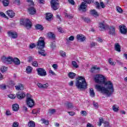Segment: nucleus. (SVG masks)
Instances as JSON below:
<instances>
[{
    "label": "nucleus",
    "instance_id": "f257e3e1",
    "mask_svg": "<svg viewBox=\"0 0 127 127\" xmlns=\"http://www.w3.org/2000/svg\"><path fill=\"white\" fill-rule=\"evenodd\" d=\"M94 79L95 83L104 85V86H102L100 84H96L95 85L96 90L106 95L107 97H110L115 91L113 82L111 81H106L107 77L102 74H97L94 75Z\"/></svg>",
    "mask_w": 127,
    "mask_h": 127
},
{
    "label": "nucleus",
    "instance_id": "f03ea898",
    "mask_svg": "<svg viewBox=\"0 0 127 127\" xmlns=\"http://www.w3.org/2000/svg\"><path fill=\"white\" fill-rule=\"evenodd\" d=\"M44 40H45V38L43 37H41L38 40L37 43V48L39 49L38 52L40 55H42V56H46V53H45V51H44L43 48H44V46H45V43L44 42Z\"/></svg>",
    "mask_w": 127,
    "mask_h": 127
},
{
    "label": "nucleus",
    "instance_id": "7ed1b4c3",
    "mask_svg": "<svg viewBox=\"0 0 127 127\" xmlns=\"http://www.w3.org/2000/svg\"><path fill=\"white\" fill-rule=\"evenodd\" d=\"M75 86L78 89H86L87 82L85 77L83 76H78L75 82Z\"/></svg>",
    "mask_w": 127,
    "mask_h": 127
},
{
    "label": "nucleus",
    "instance_id": "20e7f679",
    "mask_svg": "<svg viewBox=\"0 0 127 127\" xmlns=\"http://www.w3.org/2000/svg\"><path fill=\"white\" fill-rule=\"evenodd\" d=\"M26 103L27 106H28L29 108H33V107H34L35 102H34L33 98H32V95L29 94H27Z\"/></svg>",
    "mask_w": 127,
    "mask_h": 127
},
{
    "label": "nucleus",
    "instance_id": "39448f33",
    "mask_svg": "<svg viewBox=\"0 0 127 127\" xmlns=\"http://www.w3.org/2000/svg\"><path fill=\"white\" fill-rule=\"evenodd\" d=\"M20 23L23 25H25L26 28L27 29H29V28H31L32 26V23L31 21L28 19H22L20 20Z\"/></svg>",
    "mask_w": 127,
    "mask_h": 127
},
{
    "label": "nucleus",
    "instance_id": "423d86ee",
    "mask_svg": "<svg viewBox=\"0 0 127 127\" xmlns=\"http://www.w3.org/2000/svg\"><path fill=\"white\" fill-rule=\"evenodd\" d=\"M51 6L54 10H57L59 8V1L58 0H51Z\"/></svg>",
    "mask_w": 127,
    "mask_h": 127
},
{
    "label": "nucleus",
    "instance_id": "0eeeda50",
    "mask_svg": "<svg viewBox=\"0 0 127 127\" xmlns=\"http://www.w3.org/2000/svg\"><path fill=\"white\" fill-rule=\"evenodd\" d=\"M1 61L5 64H11L13 61V58L11 57L6 58L5 56H3L1 58Z\"/></svg>",
    "mask_w": 127,
    "mask_h": 127
},
{
    "label": "nucleus",
    "instance_id": "6e6552de",
    "mask_svg": "<svg viewBox=\"0 0 127 127\" xmlns=\"http://www.w3.org/2000/svg\"><path fill=\"white\" fill-rule=\"evenodd\" d=\"M37 72L39 76L41 77H45L47 73H46V70L43 68H39L37 69Z\"/></svg>",
    "mask_w": 127,
    "mask_h": 127
},
{
    "label": "nucleus",
    "instance_id": "1a4fd4ad",
    "mask_svg": "<svg viewBox=\"0 0 127 127\" xmlns=\"http://www.w3.org/2000/svg\"><path fill=\"white\" fill-rule=\"evenodd\" d=\"M86 8H87V4L85 2H82L78 6V10L81 11H86Z\"/></svg>",
    "mask_w": 127,
    "mask_h": 127
},
{
    "label": "nucleus",
    "instance_id": "9d476101",
    "mask_svg": "<svg viewBox=\"0 0 127 127\" xmlns=\"http://www.w3.org/2000/svg\"><path fill=\"white\" fill-rule=\"evenodd\" d=\"M8 36L11 38H17V33L16 32L10 31L7 32Z\"/></svg>",
    "mask_w": 127,
    "mask_h": 127
},
{
    "label": "nucleus",
    "instance_id": "9b49d317",
    "mask_svg": "<svg viewBox=\"0 0 127 127\" xmlns=\"http://www.w3.org/2000/svg\"><path fill=\"white\" fill-rule=\"evenodd\" d=\"M37 85L40 89H47V88L49 87V84H48V83L43 84L41 83L38 82Z\"/></svg>",
    "mask_w": 127,
    "mask_h": 127
},
{
    "label": "nucleus",
    "instance_id": "f8f14e48",
    "mask_svg": "<svg viewBox=\"0 0 127 127\" xmlns=\"http://www.w3.org/2000/svg\"><path fill=\"white\" fill-rule=\"evenodd\" d=\"M120 30L121 33L122 34H127V27L124 25L120 26Z\"/></svg>",
    "mask_w": 127,
    "mask_h": 127
},
{
    "label": "nucleus",
    "instance_id": "ddd939ff",
    "mask_svg": "<svg viewBox=\"0 0 127 127\" xmlns=\"http://www.w3.org/2000/svg\"><path fill=\"white\" fill-rule=\"evenodd\" d=\"M76 38L78 41H80L81 42H83V41L86 40V37L82 34L77 35Z\"/></svg>",
    "mask_w": 127,
    "mask_h": 127
},
{
    "label": "nucleus",
    "instance_id": "4468645a",
    "mask_svg": "<svg viewBox=\"0 0 127 127\" xmlns=\"http://www.w3.org/2000/svg\"><path fill=\"white\" fill-rule=\"evenodd\" d=\"M16 96L18 99L21 100V99L25 98V93L20 91L16 94Z\"/></svg>",
    "mask_w": 127,
    "mask_h": 127
},
{
    "label": "nucleus",
    "instance_id": "2eb2a0df",
    "mask_svg": "<svg viewBox=\"0 0 127 127\" xmlns=\"http://www.w3.org/2000/svg\"><path fill=\"white\" fill-rule=\"evenodd\" d=\"M6 13L7 14L8 17H10L11 18H12V17H14V15H15V13H14V12L11 10H8L6 11Z\"/></svg>",
    "mask_w": 127,
    "mask_h": 127
},
{
    "label": "nucleus",
    "instance_id": "dca6fc26",
    "mask_svg": "<svg viewBox=\"0 0 127 127\" xmlns=\"http://www.w3.org/2000/svg\"><path fill=\"white\" fill-rule=\"evenodd\" d=\"M90 14L91 15L94 16V17H98L100 15V13L96 11L95 9H92L90 10Z\"/></svg>",
    "mask_w": 127,
    "mask_h": 127
},
{
    "label": "nucleus",
    "instance_id": "f3484780",
    "mask_svg": "<svg viewBox=\"0 0 127 127\" xmlns=\"http://www.w3.org/2000/svg\"><path fill=\"white\" fill-rule=\"evenodd\" d=\"M99 27L100 30H104L106 28V23L105 22H102L99 23Z\"/></svg>",
    "mask_w": 127,
    "mask_h": 127
},
{
    "label": "nucleus",
    "instance_id": "a211bd4d",
    "mask_svg": "<svg viewBox=\"0 0 127 127\" xmlns=\"http://www.w3.org/2000/svg\"><path fill=\"white\" fill-rule=\"evenodd\" d=\"M12 110L14 112H17L18 111V110H19V106L17 104H14L12 105Z\"/></svg>",
    "mask_w": 127,
    "mask_h": 127
},
{
    "label": "nucleus",
    "instance_id": "6ab92c4d",
    "mask_svg": "<svg viewBox=\"0 0 127 127\" xmlns=\"http://www.w3.org/2000/svg\"><path fill=\"white\" fill-rule=\"evenodd\" d=\"M53 16V15L51 13H47L46 15V19L48 21H50L51 19H52V17Z\"/></svg>",
    "mask_w": 127,
    "mask_h": 127
},
{
    "label": "nucleus",
    "instance_id": "aec40b11",
    "mask_svg": "<svg viewBox=\"0 0 127 127\" xmlns=\"http://www.w3.org/2000/svg\"><path fill=\"white\" fill-rule=\"evenodd\" d=\"M114 46L115 50H116V51L121 52V45H120V44L116 43L115 44Z\"/></svg>",
    "mask_w": 127,
    "mask_h": 127
},
{
    "label": "nucleus",
    "instance_id": "412c9836",
    "mask_svg": "<svg viewBox=\"0 0 127 127\" xmlns=\"http://www.w3.org/2000/svg\"><path fill=\"white\" fill-rule=\"evenodd\" d=\"M15 87L16 90H17V91H22V90L24 89V86L21 84H19V85L15 86Z\"/></svg>",
    "mask_w": 127,
    "mask_h": 127
},
{
    "label": "nucleus",
    "instance_id": "4be33fe9",
    "mask_svg": "<svg viewBox=\"0 0 127 127\" xmlns=\"http://www.w3.org/2000/svg\"><path fill=\"white\" fill-rule=\"evenodd\" d=\"M29 12L30 14H35L36 13V9H35L33 7H31L28 9Z\"/></svg>",
    "mask_w": 127,
    "mask_h": 127
},
{
    "label": "nucleus",
    "instance_id": "5701e85b",
    "mask_svg": "<svg viewBox=\"0 0 127 127\" xmlns=\"http://www.w3.org/2000/svg\"><path fill=\"white\" fill-rule=\"evenodd\" d=\"M109 34H111L112 35H114V34H115V33H116V30L115 29V27H114L113 26L109 28Z\"/></svg>",
    "mask_w": 127,
    "mask_h": 127
},
{
    "label": "nucleus",
    "instance_id": "b1692460",
    "mask_svg": "<svg viewBox=\"0 0 127 127\" xmlns=\"http://www.w3.org/2000/svg\"><path fill=\"white\" fill-rule=\"evenodd\" d=\"M13 62L15 64V65H20V61L17 58H14L13 59Z\"/></svg>",
    "mask_w": 127,
    "mask_h": 127
},
{
    "label": "nucleus",
    "instance_id": "393cba45",
    "mask_svg": "<svg viewBox=\"0 0 127 127\" xmlns=\"http://www.w3.org/2000/svg\"><path fill=\"white\" fill-rule=\"evenodd\" d=\"M89 95L91 98H94L96 94L95 93V91H94V89L90 88L89 90Z\"/></svg>",
    "mask_w": 127,
    "mask_h": 127
},
{
    "label": "nucleus",
    "instance_id": "a878e982",
    "mask_svg": "<svg viewBox=\"0 0 127 127\" xmlns=\"http://www.w3.org/2000/svg\"><path fill=\"white\" fill-rule=\"evenodd\" d=\"M32 67L30 66H28L26 67V73L27 74H31V72H32Z\"/></svg>",
    "mask_w": 127,
    "mask_h": 127
},
{
    "label": "nucleus",
    "instance_id": "bb28decb",
    "mask_svg": "<svg viewBox=\"0 0 127 127\" xmlns=\"http://www.w3.org/2000/svg\"><path fill=\"white\" fill-rule=\"evenodd\" d=\"M28 127H35V122L33 121H30L28 123Z\"/></svg>",
    "mask_w": 127,
    "mask_h": 127
},
{
    "label": "nucleus",
    "instance_id": "cd10ccee",
    "mask_svg": "<svg viewBox=\"0 0 127 127\" xmlns=\"http://www.w3.org/2000/svg\"><path fill=\"white\" fill-rule=\"evenodd\" d=\"M48 37L51 39H54L55 38V35L52 32H49L48 33Z\"/></svg>",
    "mask_w": 127,
    "mask_h": 127
},
{
    "label": "nucleus",
    "instance_id": "c85d7f7f",
    "mask_svg": "<svg viewBox=\"0 0 127 127\" xmlns=\"http://www.w3.org/2000/svg\"><path fill=\"white\" fill-rule=\"evenodd\" d=\"M42 121V124H44L45 126H48L49 125V121L46 120L45 119H42L41 120Z\"/></svg>",
    "mask_w": 127,
    "mask_h": 127
},
{
    "label": "nucleus",
    "instance_id": "c756f323",
    "mask_svg": "<svg viewBox=\"0 0 127 127\" xmlns=\"http://www.w3.org/2000/svg\"><path fill=\"white\" fill-rule=\"evenodd\" d=\"M68 76L70 79H74V77L76 76V73L70 72L68 74Z\"/></svg>",
    "mask_w": 127,
    "mask_h": 127
},
{
    "label": "nucleus",
    "instance_id": "7c9ffc66",
    "mask_svg": "<svg viewBox=\"0 0 127 127\" xmlns=\"http://www.w3.org/2000/svg\"><path fill=\"white\" fill-rule=\"evenodd\" d=\"M7 70V67L5 66H1L0 71L2 73H4L5 72H6Z\"/></svg>",
    "mask_w": 127,
    "mask_h": 127
},
{
    "label": "nucleus",
    "instance_id": "2f4dec72",
    "mask_svg": "<svg viewBox=\"0 0 127 127\" xmlns=\"http://www.w3.org/2000/svg\"><path fill=\"white\" fill-rule=\"evenodd\" d=\"M119 108V106H117V104H115L112 107V110H113L114 112H118Z\"/></svg>",
    "mask_w": 127,
    "mask_h": 127
},
{
    "label": "nucleus",
    "instance_id": "473e14b6",
    "mask_svg": "<svg viewBox=\"0 0 127 127\" xmlns=\"http://www.w3.org/2000/svg\"><path fill=\"white\" fill-rule=\"evenodd\" d=\"M71 65L74 67V68H79V65L75 61H72Z\"/></svg>",
    "mask_w": 127,
    "mask_h": 127
},
{
    "label": "nucleus",
    "instance_id": "72a5a7b5",
    "mask_svg": "<svg viewBox=\"0 0 127 127\" xmlns=\"http://www.w3.org/2000/svg\"><path fill=\"white\" fill-rule=\"evenodd\" d=\"M40 112V109H34L32 111V113L33 114V115H37V114H39Z\"/></svg>",
    "mask_w": 127,
    "mask_h": 127
},
{
    "label": "nucleus",
    "instance_id": "f704fd0d",
    "mask_svg": "<svg viewBox=\"0 0 127 127\" xmlns=\"http://www.w3.org/2000/svg\"><path fill=\"white\" fill-rule=\"evenodd\" d=\"M108 62L110 65H112L113 66H115V65H116V62L113 61V59L112 58L109 59Z\"/></svg>",
    "mask_w": 127,
    "mask_h": 127
},
{
    "label": "nucleus",
    "instance_id": "c9c22d12",
    "mask_svg": "<svg viewBox=\"0 0 127 127\" xmlns=\"http://www.w3.org/2000/svg\"><path fill=\"white\" fill-rule=\"evenodd\" d=\"M59 53L62 57H64V58L66 57V52L61 50V51H60Z\"/></svg>",
    "mask_w": 127,
    "mask_h": 127
},
{
    "label": "nucleus",
    "instance_id": "e433bc0d",
    "mask_svg": "<svg viewBox=\"0 0 127 127\" xmlns=\"http://www.w3.org/2000/svg\"><path fill=\"white\" fill-rule=\"evenodd\" d=\"M36 29H39V30H43V27L41 25L37 24L35 26Z\"/></svg>",
    "mask_w": 127,
    "mask_h": 127
},
{
    "label": "nucleus",
    "instance_id": "4c0bfd02",
    "mask_svg": "<svg viewBox=\"0 0 127 127\" xmlns=\"http://www.w3.org/2000/svg\"><path fill=\"white\" fill-rule=\"evenodd\" d=\"M105 122V120H104V119L102 118H100L98 126H99V127H101V126H102V124H104Z\"/></svg>",
    "mask_w": 127,
    "mask_h": 127
},
{
    "label": "nucleus",
    "instance_id": "58836bf2",
    "mask_svg": "<svg viewBox=\"0 0 127 127\" xmlns=\"http://www.w3.org/2000/svg\"><path fill=\"white\" fill-rule=\"evenodd\" d=\"M100 69L99 67H98L97 65H95L91 69V72H94L95 70H100Z\"/></svg>",
    "mask_w": 127,
    "mask_h": 127
},
{
    "label": "nucleus",
    "instance_id": "ea45409f",
    "mask_svg": "<svg viewBox=\"0 0 127 127\" xmlns=\"http://www.w3.org/2000/svg\"><path fill=\"white\" fill-rule=\"evenodd\" d=\"M116 8L118 12H119V13H123V9H122L121 7L117 6L116 7Z\"/></svg>",
    "mask_w": 127,
    "mask_h": 127
},
{
    "label": "nucleus",
    "instance_id": "a19ab883",
    "mask_svg": "<svg viewBox=\"0 0 127 127\" xmlns=\"http://www.w3.org/2000/svg\"><path fill=\"white\" fill-rule=\"evenodd\" d=\"M19 127V123L17 122H14L12 125V127Z\"/></svg>",
    "mask_w": 127,
    "mask_h": 127
},
{
    "label": "nucleus",
    "instance_id": "79ce46f5",
    "mask_svg": "<svg viewBox=\"0 0 127 127\" xmlns=\"http://www.w3.org/2000/svg\"><path fill=\"white\" fill-rule=\"evenodd\" d=\"M94 4L96 5V8H97L98 9H101V5L100 4V3H99V2L96 1V2H94Z\"/></svg>",
    "mask_w": 127,
    "mask_h": 127
},
{
    "label": "nucleus",
    "instance_id": "37998d69",
    "mask_svg": "<svg viewBox=\"0 0 127 127\" xmlns=\"http://www.w3.org/2000/svg\"><path fill=\"white\" fill-rule=\"evenodd\" d=\"M2 3L4 6H7V5H8V3H9V1L8 0H4Z\"/></svg>",
    "mask_w": 127,
    "mask_h": 127
},
{
    "label": "nucleus",
    "instance_id": "c03bdc74",
    "mask_svg": "<svg viewBox=\"0 0 127 127\" xmlns=\"http://www.w3.org/2000/svg\"><path fill=\"white\" fill-rule=\"evenodd\" d=\"M8 97L10 99H14L15 98H16V96L15 94H10L8 95Z\"/></svg>",
    "mask_w": 127,
    "mask_h": 127
},
{
    "label": "nucleus",
    "instance_id": "a18cd8bd",
    "mask_svg": "<svg viewBox=\"0 0 127 127\" xmlns=\"http://www.w3.org/2000/svg\"><path fill=\"white\" fill-rule=\"evenodd\" d=\"M80 114L83 117H86V116H87V115L88 114V113H87V112H86L85 111H81Z\"/></svg>",
    "mask_w": 127,
    "mask_h": 127
},
{
    "label": "nucleus",
    "instance_id": "49530a36",
    "mask_svg": "<svg viewBox=\"0 0 127 127\" xmlns=\"http://www.w3.org/2000/svg\"><path fill=\"white\" fill-rule=\"evenodd\" d=\"M65 17H67V18H73V17H74V16L72 14H67L65 13Z\"/></svg>",
    "mask_w": 127,
    "mask_h": 127
},
{
    "label": "nucleus",
    "instance_id": "de8ad7c7",
    "mask_svg": "<svg viewBox=\"0 0 127 127\" xmlns=\"http://www.w3.org/2000/svg\"><path fill=\"white\" fill-rule=\"evenodd\" d=\"M49 73L51 75H52V76H56V73L55 72H54V71H53V70H52L51 69L49 70Z\"/></svg>",
    "mask_w": 127,
    "mask_h": 127
},
{
    "label": "nucleus",
    "instance_id": "09e8293b",
    "mask_svg": "<svg viewBox=\"0 0 127 127\" xmlns=\"http://www.w3.org/2000/svg\"><path fill=\"white\" fill-rule=\"evenodd\" d=\"M32 64L34 67H38V63L36 61L33 62Z\"/></svg>",
    "mask_w": 127,
    "mask_h": 127
},
{
    "label": "nucleus",
    "instance_id": "8fccbe9b",
    "mask_svg": "<svg viewBox=\"0 0 127 127\" xmlns=\"http://www.w3.org/2000/svg\"><path fill=\"white\" fill-rule=\"evenodd\" d=\"M52 67L54 68V70H55V71H56V70L58 69V65H57V64H53Z\"/></svg>",
    "mask_w": 127,
    "mask_h": 127
},
{
    "label": "nucleus",
    "instance_id": "3c124183",
    "mask_svg": "<svg viewBox=\"0 0 127 127\" xmlns=\"http://www.w3.org/2000/svg\"><path fill=\"white\" fill-rule=\"evenodd\" d=\"M67 109H72L73 108V104L72 103H67Z\"/></svg>",
    "mask_w": 127,
    "mask_h": 127
},
{
    "label": "nucleus",
    "instance_id": "603ef678",
    "mask_svg": "<svg viewBox=\"0 0 127 127\" xmlns=\"http://www.w3.org/2000/svg\"><path fill=\"white\" fill-rule=\"evenodd\" d=\"M0 88L2 90H5V89H6V85L5 84H1L0 85Z\"/></svg>",
    "mask_w": 127,
    "mask_h": 127
},
{
    "label": "nucleus",
    "instance_id": "864d4df0",
    "mask_svg": "<svg viewBox=\"0 0 127 127\" xmlns=\"http://www.w3.org/2000/svg\"><path fill=\"white\" fill-rule=\"evenodd\" d=\"M83 1L86 2L87 3H91L94 2V0H83Z\"/></svg>",
    "mask_w": 127,
    "mask_h": 127
},
{
    "label": "nucleus",
    "instance_id": "5fc2aeb1",
    "mask_svg": "<svg viewBox=\"0 0 127 127\" xmlns=\"http://www.w3.org/2000/svg\"><path fill=\"white\" fill-rule=\"evenodd\" d=\"M68 2L71 4V5H74V4H75V1H74V0H68Z\"/></svg>",
    "mask_w": 127,
    "mask_h": 127
},
{
    "label": "nucleus",
    "instance_id": "6e6d98bb",
    "mask_svg": "<svg viewBox=\"0 0 127 127\" xmlns=\"http://www.w3.org/2000/svg\"><path fill=\"white\" fill-rule=\"evenodd\" d=\"M8 84L9 85H10V86H14V82L12 80H10L9 82H8Z\"/></svg>",
    "mask_w": 127,
    "mask_h": 127
},
{
    "label": "nucleus",
    "instance_id": "4d7b16f0",
    "mask_svg": "<svg viewBox=\"0 0 127 127\" xmlns=\"http://www.w3.org/2000/svg\"><path fill=\"white\" fill-rule=\"evenodd\" d=\"M56 112V110L55 109H50L49 110V113L51 114H55V113Z\"/></svg>",
    "mask_w": 127,
    "mask_h": 127
},
{
    "label": "nucleus",
    "instance_id": "13d9d810",
    "mask_svg": "<svg viewBox=\"0 0 127 127\" xmlns=\"http://www.w3.org/2000/svg\"><path fill=\"white\" fill-rule=\"evenodd\" d=\"M104 126L105 127H110V124H109V122H105L104 123Z\"/></svg>",
    "mask_w": 127,
    "mask_h": 127
},
{
    "label": "nucleus",
    "instance_id": "bf43d9fd",
    "mask_svg": "<svg viewBox=\"0 0 127 127\" xmlns=\"http://www.w3.org/2000/svg\"><path fill=\"white\" fill-rule=\"evenodd\" d=\"M6 116H11V113L9 110H7L6 111Z\"/></svg>",
    "mask_w": 127,
    "mask_h": 127
},
{
    "label": "nucleus",
    "instance_id": "052dcab7",
    "mask_svg": "<svg viewBox=\"0 0 127 127\" xmlns=\"http://www.w3.org/2000/svg\"><path fill=\"white\" fill-rule=\"evenodd\" d=\"M29 47L31 49H33V48H34L35 47V44H34V43L30 44V46H29Z\"/></svg>",
    "mask_w": 127,
    "mask_h": 127
},
{
    "label": "nucleus",
    "instance_id": "680f3d73",
    "mask_svg": "<svg viewBox=\"0 0 127 127\" xmlns=\"http://www.w3.org/2000/svg\"><path fill=\"white\" fill-rule=\"evenodd\" d=\"M33 60H34V57H29L28 58V62H31L33 61Z\"/></svg>",
    "mask_w": 127,
    "mask_h": 127
},
{
    "label": "nucleus",
    "instance_id": "e2e57ef3",
    "mask_svg": "<svg viewBox=\"0 0 127 127\" xmlns=\"http://www.w3.org/2000/svg\"><path fill=\"white\" fill-rule=\"evenodd\" d=\"M0 16L2 17H5V18H6V15L2 12H0Z\"/></svg>",
    "mask_w": 127,
    "mask_h": 127
},
{
    "label": "nucleus",
    "instance_id": "0e129e2a",
    "mask_svg": "<svg viewBox=\"0 0 127 127\" xmlns=\"http://www.w3.org/2000/svg\"><path fill=\"white\" fill-rule=\"evenodd\" d=\"M97 45V43L92 42L90 43V47H94Z\"/></svg>",
    "mask_w": 127,
    "mask_h": 127
},
{
    "label": "nucleus",
    "instance_id": "69168bd1",
    "mask_svg": "<svg viewBox=\"0 0 127 127\" xmlns=\"http://www.w3.org/2000/svg\"><path fill=\"white\" fill-rule=\"evenodd\" d=\"M14 3H16V4H17V5H19V4H20V0H15Z\"/></svg>",
    "mask_w": 127,
    "mask_h": 127
},
{
    "label": "nucleus",
    "instance_id": "338daca9",
    "mask_svg": "<svg viewBox=\"0 0 127 127\" xmlns=\"http://www.w3.org/2000/svg\"><path fill=\"white\" fill-rule=\"evenodd\" d=\"M84 20L85 22H90L91 20L89 18H84Z\"/></svg>",
    "mask_w": 127,
    "mask_h": 127
},
{
    "label": "nucleus",
    "instance_id": "774afa93",
    "mask_svg": "<svg viewBox=\"0 0 127 127\" xmlns=\"http://www.w3.org/2000/svg\"><path fill=\"white\" fill-rule=\"evenodd\" d=\"M69 116H75V112H67Z\"/></svg>",
    "mask_w": 127,
    "mask_h": 127
}]
</instances>
